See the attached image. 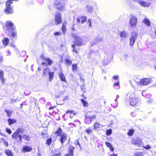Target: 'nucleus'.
Instances as JSON below:
<instances>
[{
  "mask_svg": "<svg viewBox=\"0 0 156 156\" xmlns=\"http://www.w3.org/2000/svg\"><path fill=\"white\" fill-rule=\"evenodd\" d=\"M23 128L18 129L12 135V138L16 140H19L22 142V136L20 134V133H23Z\"/></svg>",
  "mask_w": 156,
  "mask_h": 156,
  "instance_id": "f257e3e1",
  "label": "nucleus"
},
{
  "mask_svg": "<svg viewBox=\"0 0 156 156\" xmlns=\"http://www.w3.org/2000/svg\"><path fill=\"white\" fill-rule=\"evenodd\" d=\"M126 100L127 103V105L130 104L131 106H134L137 102L136 98L135 97L134 94L131 95L129 93L127 94Z\"/></svg>",
  "mask_w": 156,
  "mask_h": 156,
  "instance_id": "f03ea898",
  "label": "nucleus"
},
{
  "mask_svg": "<svg viewBox=\"0 0 156 156\" xmlns=\"http://www.w3.org/2000/svg\"><path fill=\"white\" fill-rule=\"evenodd\" d=\"M12 3L11 0H8L6 3V7L4 12L6 14H12L13 12V10L11 7L10 4Z\"/></svg>",
  "mask_w": 156,
  "mask_h": 156,
  "instance_id": "7ed1b4c3",
  "label": "nucleus"
},
{
  "mask_svg": "<svg viewBox=\"0 0 156 156\" xmlns=\"http://www.w3.org/2000/svg\"><path fill=\"white\" fill-rule=\"evenodd\" d=\"M152 80L150 78H144L139 80L136 81L135 82L138 85H147L151 82Z\"/></svg>",
  "mask_w": 156,
  "mask_h": 156,
  "instance_id": "20e7f679",
  "label": "nucleus"
},
{
  "mask_svg": "<svg viewBox=\"0 0 156 156\" xmlns=\"http://www.w3.org/2000/svg\"><path fill=\"white\" fill-rule=\"evenodd\" d=\"M129 22L131 27H135L137 23V19L136 16L133 15H131Z\"/></svg>",
  "mask_w": 156,
  "mask_h": 156,
  "instance_id": "39448f33",
  "label": "nucleus"
},
{
  "mask_svg": "<svg viewBox=\"0 0 156 156\" xmlns=\"http://www.w3.org/2000/svg\"><path fill=\"white\" fill-rule=\"evenodd\" d=\"M138 34L135 32H133L131 34V37L130 39L129 44L130 46H133L136 39Z\"/></svg>",
  "mask_w": 156,
  "mask_h": 156,
  "instance_id": "423d86ee",
  "label": "nucleus"
},
{
  "mask_svg": "<svg viewBox=\"0 0 156 156\" xmlns=\"http://www.w3.org/2000/svg\"><path fill=\"white\" fill-rule=\"evenodd\" d=\"M11 26H12V29L15 28V26L12 22L10 21H7L6 23V27L4 29L6 33H8L9 31H10L9 30V27Z\"/></svg>",
  "mask_w": 156,
  "mask_h": 156,
  "instance_id": "0eeeda50",
  "label": "nucleus"
},
{
  "mask_svg": "<svg viewBox=\"0 0 156 156\" xmlns=\"http://www.w3.org/2000/svg\"><path fill=\"white\" fill-rule=\"evenodd\" d=\"M132 142L133 144L139 147H142L143 146V142L139 139H133Z\"/></svg>",
  "mask_w": 156,
  "mask_h": 156,
  "instance_id": "6e6552de",
  "label": "nucleus"
},
{
  "mask_svg": "<svg viewBox=\"0 0 156 156\" xmlns=\"http://www.w3.org/2000/svg\"><path fill=\"white\" fill-rule=\"evenodd\" d=\"M73 36L74 38L76 41L75 45L77 44L79 46H81L82 45L83 41L80 37L77 36L76 34H74L73 35Z\"/></svg>",
  "mask_w": 156,
  "mask_h": 156,
  "instance_id": "1a4fd4ad",
  "label": "nucleus"
},
{
  "mask_svg": "<svg viewBox=\"0 0 156 156\" xmlns=\"http://www.w3.org/2000/svg\"><path fill=\"white\" fill-rule=\"evenodd\" d=\"M55 5L56 7L60 10L63 11L66 9V8L64 5L62 4L59 1L56 0L55 2Z\"/></svg>",
  "mask_w": 156,
  "mask_h": 156,
  "instance_id": "9d476101",
  "label": "nucleus"
},
{
  "mask_svg": "<svg viewBox=\"0 0 156 156\" xmlns=\"http://www.w3.org/2000/svg\"><path fill=\"white\" fill-rule=\"evenodd\" d=\"M96 117V116L95 115H93V116H86V117L84 119V122L85 123L87 124H89L92 122V119H94Z\"/></svg>",
  "mask_w": 156,
  "mask_h": 156,
  "instance_id": "9b49d317",
  "label": "nucleus"
},
{
  "mask_svg": "<svg viewBox=\"0 0 156 156\" xmlns=\"http://www.w3.org/2000/svg\"><path fill=\"white\" fill-rule=\"evenodd\" d=\"M55 23L56 25L60 24L61 22V18L60 13L59 12L56 13L55 16Z\"/></svg>",
  "mask_w": 156,
  "mask_h": 156,
  "instance_id": "f8f14e48",
  "label": "nucleus"
},
{
  "mask_svg": "<svg viewBox=\"0 0 156 156\" xmlns=\"http://www.w3.org/2000/svg\"><path fill=\"white\" fill-rule=\"evenodd\" d=\"M74 147L72 146H70L68 147V153L66 154L65 156H73V152Z\"/></svg>",
  "mask_w": 156,
  "mask_h": 156,
  "instance_id": "ddd939ff",
  "label": "nucleus"
},
{
  "mask_svg": "<svg viewBox=\"0 0 156 156\" xmlns=\"http://www.w3.org/2000/svg\"><path fill=\"white\" fill-rule=\"evenodd\" d=\"M87 17L85 16H81L78 17L77 19V22L80 23V22L81 23L83 24L84 23L86 20Z\"/></svg>",
  "mask_w": 156,
  "mask_h": 156,
  "instance_id": "4468645a",
  "label": "nucleus"
},
{
  "mask_svg": "<svg viewBox=\"0 0 156 156\" xmlns=\"http://www.w3.org/2000/svg\"><path fill=\"white\" fill-rule=\"evenodd\" d=\"M32 150V147L28 146H25L23 147L22 151L23 153L30 152Z\"/></svg>",
  "mask_w": 156,
  "mask_h": 156,
  "instance_id": "2eb2a0df",
  "label": "nucleus"
},
{
  "mask_svg": "<svg viewBox=\"0 0 156 156\" xmlns=\"http://www.w3.org/2000/svg\"><path fill=\"white\" fill-rule=\"evenodd\" d=\"M67 139V135L64 133H63L62 134L60 138V141L61 142L62 144L64 142L66 141V140Z\"/></svg>",
  "mask_w": 156,
  "mask_h": 156,
  "instance_id": "dca6fc26",
  "label": "nucleus"
},
{
  "mask_svg": "<svg viewBox=\"0 0 156 156\" xmlns=\"http://www.w3.org/2000/svg\"><path fill=\"white\" fill-rule=\"evenodd\" d=\"M41 58L45 61L47 62L48 64L49 65H51L52 64L53 61L49 58L44 57V56L42 55Z\"/></svg>",
  "mask_w": 156,
  "mask_h": 156,
  "instance_id": "f3484780",
  "label": "nucleus"
},
{
  "mask_svg": "<svg viewBox=\"0 0 156 156\" xmlns=\"http://www.w3.org/2000/svg\"><path fill=\"white\" fill-rule=\"evenodd\" d=\"M139 4L141 5L142 6L144 7H148L150 4L149 3H148L141 0Z\"/></svg>",
  "mask_w": 156,
  "mask_h": 156,
  "instance_id": "a211bd4d",
  "label": "nucleus"
},
{
  "mask_svg": "<svg viewBox=\"0 0 156 156\" xmlns=\"http://www.w3.org/2000/svg\"><path fill=\"white\" fill-rule=\"evenodd\" d=\"M59 76L62 81H63L65 83L67 82V81L65 76L62 73H59Z\"/></svg>",
  "mask_w": 156,
  "mask_h": 156,
  "instance_id": "6ab92c4d",
  "label": "nucleus"
},
{
  "mask_svg": "<svg viewBox=\"0 0 156 156\" xmlns=\"http://www.w3.org/2000/svg\"><path fill=\"white\" fill-rule=\"evenodd\" d=\"M50 71V69L48 68H46L43 70V74L44 76H46L47 75L48 73Z\"/></svg>",
  "mask_w": 156,
  "mask_h": 156,
  "instance_id": "aec40b11",
  "label": "nucleus"
},
{
  "mask_svg": "<svg viewBox=\"0 0 156 156\" xmlns=\"http://www.w3.org/2000/svg\"><path fill=\"white\" fill-rule=\"evenodd\" d=\"M8 125H11L16 122V120L15 119H9L8 120Z\"/></svg>",
  "mask_w": 156,
  "mask_h": 156,
  "instance_id": "412c9836",
  "label": "nucleus"
},
{
  "mask_svg": "<svg viewBox=\"0 0 156 156\" xmlns=\"http://www.w3.org/2000/svg\"><path fill=\"white\" fill-rule=\"evenodd\" d=\"M54 73L53 72H51L50 71V72H49V73H48V75H49L48 80L49 81L51 82L52 81V80L53 78V76H54Z\"/></svg>",
  "mask_w": 156,
  "mask_h": 156,
  "instance_id": "4be33fe9",
  "label": "nucleus"
},
{
  "mask_svg": "<svg viewBox=\"0 0 156 156\" xmlns=\"http://www.w3.org/2000/svg\"><path fill=\"white\" fill-rule=\"evenodd\" d=\"M67 24L66 22H64L62 24V31L63 32L64 34H65V32L66 31V25Z\"/></svg>",
  "mask_w": 156,
  "mask_h": 156,
  "instance_id": "5701e85b",
  "label": "nucleus"
},
{
  "mask_svg": "<svg viewBox=\"0 0 156 156\" xmlns=\"http://www.w3.org/2000/svg\"><path fill=\"white\" fill-rule=\"evenodd\" d=\"M4 111L6 113L7 117H11L12 113L13 112V110L11 109L9 110H5Z\"/></svg>",
  "mask_w": 156,
  "mask_h": 156,
  "instance_id": "b1692460",
  "label": "nucleus"
},
{
  "mask_svg": "<svg viewBox=\"0 0 156 156\" xmlns=\"http://www.w3.org/2000/svg\"><path fill=\"white\" fill-rule=\"evenodd\" d=\"M102 40V38L101 37H97L96 40L94 41V42H92L91 44L92 46L95 44L98 41H101Z\"/></svg>",
  "mask_w": 156,
  "mask_h": 156,
  "instance_id": "393cba45",
  "label": "nucleus"
},
{
  "mask_svg": "<svg viewBox=\"0 0 156 156\" xmlns=\"http://www.w3.org/2000/svg\"><path fill=\"white\" fill-rule=\"evenodd\" d=\"M121 37L125 38L127 37V34L126 31H123L120 32V34Z\"/></svg>",
  "mask_w": 156,
  "mask_h": 156,
  "instance_id": "a878e982",
  "label": "nucleus"
},
{
  "mask_svg": "<svg viewBox=\"0 0 156 156\" xmlns=\"http://www.w3.org/2000/svg\"><path fill=\"white\" fill-rule=\"evenodd\" d=\"M143 22L146 24L147 26H149L150 25V23L149 20L147 18H145Z\"/></svg>",
  "mask_w": 156,
  "mask_h": 156,
  "instance_id": "bb28decb",
  "label": "nucleus"
},
{
  "mask_svg": "<svg viewBox=\"0 0 156 156\" xmlns=\"http://www.w3.org/2000/svg\"><path fill=\"white\" fill-rule=\"evenodd\" d=\"M5 153L7 156H13L11 151L9 150H6L5 151Z\"/></svg>",
  "mask_w": 156,
  "mask_h": 156,
  "instance_id": "cd10ccee",
  "label": "nucleus"
},
{
  "mask_svg": "<svg viewBox=\"0 0 156 156\" xmlns=\"http://www.w3.org/2000/svg\"><path fill=\"white\" fill-rule=\"evenodd\" d=\"M2 42L4 44L6 45L9 42V39L8 38L5 37L2 41Z\"/></svg>",
  "mask_w": 156,
  "mask_h": 156,
  "instance_id": "c85d7f7f",
  "label": "nucleus"
},
{
  "mask_svg": "<svg viewBox=\"0 0 156 156\" xmlns=\"http://www.w3.org/2000/svg\"><path fill=\"white\" fill-rule=\"evenodd\" d=\"M134 130L133 129H129L127 134L128 135V136H131L133 135L134 132Z\"/></svg>",
  "mask_w": 156,
  "mask_h": 156,
  "instance_id": "c756f323",
  "label": "nucleus"
},
{
  "mask_svg": "<svg viewBox=\"0 0 156 156\" xmlns=\"http://www.w3.org/2000/svg\"><path fill=\"white\" fill-rule=\"evenodd\" d=\"M72 70L74 72L77 71V66L76 64H73L72 65Z\"/></svg>",
  "mask_w": 156,
  "mask_h": 156,
  "instance_id": "7c9ffc66",
  "label": "nucleus"
},
{
  "mask_svg": "<svg viewBox=\"0 0 156 156\" xmlns=\"http://www.w3.org/2000/svg\"><path fill=\"white\" fill-rule=\"evenodd\" d=\"M22 137L23 139H24L26 140L29 141L30 140V136L26 134H24L22 136Z\"/></svg>",
  "mask_w": 156,
  "mask_h": 156,
  "instance_id": "2f4dec72",
  "label": "nucleus"
},
{
  "mask_svg": "<svg viewBox=\"0 0 156 156\" xmlns=\"http://www.w3.org/2000/svg\"><path fill=\"white\" fill-rule=\"evenodd\" d=\"M133 156H143V154L141 152H137L134 153Z\"/></svg>",
  "mask_w": 156,
  "mask_h": 156,
  "instance_id": "473e14b6",
  "label": "nucleus"
},
{
  "mask_svg": "<svg viewBox=\"0 0 156 156\" xmlns=\"http://www.w3.org/2000/svg\"><path fill=\"white\" fill-rule=\"evenodd\" d=\"M81 101L82 102L83 106L85 107H87L88 106V104L87 102L83 99H81Z\"/></svg>",
  "mask_w": 156,
  "mask_h": 156,
  "instance_id": "72a5a7b5",
  "label": "nucleus"
},
{
  "mask_svg": "<svg viewBox=\"0 0 156 156\" xmlns=\"http://www.w3.org/2000/svg\"><path fill=\"white\" fill-rule=\"evenodd\" d=\"M62 133V130L60 128H59L56 131L55 133L57 134V136H59Z\"/></svg>",
  "mask_w": 156,
  "mask_h": 156,
  "instance_id": "f704fd0d",
  "label": "nucleus"
},
{
  "mask_svg": "<svg viewBox=\"0 0 156 156\" xmlns=\"http://www.w3.org/2000/svg\"><path fill=\"white\" fill-rule=\"evenodd\" d=\"M86 8L88 12H92L93 8L90 5H87Z\"/></svg>",
  "mask_w": 156,
  "mask_h": 156,
  "instance_id": "c9c22d12",
  "label": "nucleus"
},
{
  "mask_svg": "<svg viewBox=\"0 0 156 156\" xmlns=\"http://www.w3.org/2000/svg\"><path fill=\"white\" fill-rule=\"evenodd\" d=\"M65 61L68 66L70 65L72 63V62L68 58L66 59Z\"/></svg>",
  "mask_w": 156,
  "mask_h": 156,
  "instance_id": "e433bc0d",
  "label": "nucleus"
},
{
  "mask_svg": "<svg viewBox=\"0 0 156 156\" xmlns=\"http://www.w3.org/2000/svg\"><path fill=\"white\" fill-rule=\"evenodd\" d=\"M112 131L111 129H107L106 131V135L108 136L110 135L112 133Z\"/></svg>",
  "mask_w": 156,
  "mask_h": 156,
  "instance_id": "4c0bfd02",
  "label": "nucleus"
},
{
  "mask_svg": "<svg viewBox=\"0 0 156 156\" xmlns=\"http://www.w3.org/2000/svg\"><path fill=\"white\" fill-rule=\"evenodd\" d=\"M9 30L10 31H9L8 33H6L8 35H9L12 31L15 30V28L12 29V26H11V27H9Z\"/></svg>",
  "mask_w": 156,
  "mask_h": 156,
  "instance_id": "58836bf2",
  "label": "nucleus"
},
{
  "mask_svg": "<svg viewBox=\"0 0 156 156\" xmlns=\"http://www.w3.org/2000/svg\"><path fill=\"white\" fill-rule=\"evenodd\" d=\"M85 86V84L84 83H83V85L81 86V89L83 92H85L86 91Z\"/></svg>",
  "mask_w": 156,
  "mask_h": 156,
  "instance_id": "ea45409f",
  "label": "nucleus"
},
{
  "mask_svg": "<svg viewBox=\"0 0 156 156\" xmlns=\"http://www.w3.org/2000/svg\"><path fill=\"white\" fill-rule=\"evenodd\" d=\"M75 44H72V48H73V51L74 52H75L76 53H78V51L77 50H76L75 48Z\"/></svg>",
  "mask_w": 156,
  "mask_h": 156,
  "instance_id": "a19ab883",
  "label": "nucleus"
},
{
  "mask_svg": "<svg viewBox=\"0 0 156 156\" xmlns=\"http://www.w3.org/2000/svg\"><path fill=\"white\" fill-rule=\"evenodd\" d=\"M51 138H50L47 140L46 144L48 145H50L51 144Z\"/></svg>",
  "mask_w": 156,
  "mask_h": 156,
  "instance_id": "79ce46f5",
  "label": "nucleus"
},
{
  "mask_svg": "<svg viewBox=\"0 0 156 156\" xmlns=\"http://www.w3.org/2000/svg\"><path fill=\"white\" fill-rule=\"evenodd\" d=\"M144 149L147 150H149L151 148V147L148 145H147L145 146H143V147Z\"/></svg>",
  "mask_w": 156,
  "mask_h": 156,
  "instance_id": "37998d69",
  "label": "nucleus"
},
{
  "mask_svg": "<svg viewBox=\"0 0 156 156\" xmlns=\"http://www.w3.org/2000/svg\"><path fill=\"white\" fill-rule=\"evenodd\" d=\"M100 126L98 122L95 123L94 125V129H96L97 128H98Z\"/></svg>",
  "mask_w": 156,
  "mask_h": 156,
  "instance_id": "c03bdc74",
  "label": "nucleus"
},
{
  "mask_svg": "<svg viewBox=\"0 0 156 156\" xmlns=\"http://www.w3.org/2000/svg\"><path fill=\"white\" fill-rule=\"evenodd\" d=\"M118 103L117 102H115V104H113L111 105L114 108H116L118 107Z\"/></svg>",
  "mask_w": 156,
  "mask_h": 156,
  "instance_id": "a18cd8bd",
  "label": "nucleus"
},
{
  "mask_svg": "<svg viewBox=\"0 0 156 156\" xmlns=\"http://www.w3.org/2000/svg\"><path fill=\"white\" fill-rule=\"evenodd\" d=\"M0 77L2 79L3 78V72L2 70H0Z\"/></svg>",
  "mask_w": 156,
  "mask_h": 156,
  "instance_id": "49530a36",
  "label": "nucleus"
},
{
  "mask_svg": "<svg viewBox=\"0 0 156 156\" xmlns=\"http://www.w3.org/2000/svg\"><path fill=\"white\" fill-rule=\"evenodd\" d=\"M92 132V130L90 129H86L85 131V132L88 134H89Z\"/></svg>",
  "mask_w": 156,
  "mask_h": 156,
  "instance_id": "de8ad7c7",
  "label": "nucleus"
},
{
  "mask_svg": "<svg viewBox=\"0 0 156 156\" xmlns=\"http://www.w3.org/2000/svg\"><path fill=\"white\" fill-rule=\"evenodd\" d=\"M11 35L13 37H15L16 36V33L15 32V30H14L13 31H12L11 33L9 34V36L10 35Z\"/></svg>",
  "mask_w": 156,
  "mask_h": 156,
  "instance_id": "09e8293b",
  "label": "nucleus"
},
{
  "mask_svg": "<svg viewBox=\"0 0 156 156\" xmlns=\"http://www.w3.org/2000/svg\"><path fill=\"white\" fill-rule=\"evenodd\" d=\"M87 22L89 23V26L90 27H92V24L91 21V20L90 19H89L87 20Z\"/></svg>",
  "mask_w": 156,
  "mask_h": 156,
  "instance_id": "8fccbe9b",
  "label": "nucleus"
},
{
  "mask_svg": "<svg viewBox=\"0 0 156 156\" xmlns=\"http://www.w3.org/2000/svg\"><path fill=\"white\" fill-rule=\"evenodd\" d=\"M6 131L9 134H11L12 133L11 130L7 128L6 129Z\"/></svg>",
  "mask_w": 156,
  "mask_h": 156,
  "instance_id": "3c124183",
  "label": "nucleus"
},
{
  "mask_svg": "<svg viewBox=\"0 0 156 156\" xmlns=\"http://www.w3.org/2000/svg\"><path fill=\"white\" fill-rule=\"evenodd\" d=\"M113 78L114 80H119V77L118 75L114 76L113 77ZM119 80H118L119 81Z\"/></svg>",
  "mask_w": 156,
  "mask_h": 156,
  "instance_id": "603ef678",
  "label": "nucleus"
},
{
  "mask_svg": "<svg viewBox=\"0 0 156 156\" xmlns=\"http://www.w3.org/2000/svg\"><path fill=\"white\" fill-rule=\"evenodd\" d=\"M105 144H106V146L107 147H109L111 146H112L111 144L110 143L108 142H106Z\"/></svg>",
  "mask_w": 156,
  "mask_h": 156,
  "instance_id": "864d4df0",
  "label": "nucleus"
},
{
  "mask_svg": "<svg viewBox=\"0 0 156 156\" xmlns=\"http://www.w3.org/2000/svg\"><path fill=\"white\" fill-rule=\"evenodd\" d=\"M61 33L60 32H55L54 33V35H55L59 36L61 35Z\"/></svg>",
  "mask_w": 156,
  "mask_h": 156,
  "instance_id": "5fc2aeb1",
  "label": "nucleus"
},
{
  "mask_svg": "<svg viewBox=\"0 0 156 156\" xmlns=\"http://www.w3.org/2000/svg\"><path fill=\"white\" fill-rule=\"evenodd\" d=\"M74 144L76 145H78L80 146V145L79 144V142L78 140H76L74 142Z\"/></svg>",
  "mask_w": 156,
  "mask_h": 156,
  "instance_id": "6e6d98bb",
  "label": "nucleus"
},
{
  "mask_svg": "<svg viewBox=\"0 0 156 156\" xmlns=\"http://www.w3.org/2000/svg\"><path fill=\"white\" fill-rule=\"evenodd\" d=\"M119 81L118 82H117L116 83H115L114 84V85L115 86H119Z\"/></svg>",
  "mask_w": 156,
  "mask_h": 156,
  "instance_id": "4d7b16f0",
  "label": "nucleus"
},
{
  "mask_svg": "<svg viewBox=\"0 0 156 156\" xmlns=\"http://www.w3.org/2000/svg\"><path fill=\"white\" fill-rule=\"evenodd\" d=\"M131 115L133 117H135L136 115V114L134 112H131Z\"/></svg>",
  "mask_w": 156,
  "mask_h": 156,
  "instance_id": "13d9d810",
  "label": "nucleus"
},
{
  "mask_svg": "<svg viewBox=\"0 0 156 156\" xmlns=\"http://www.w3.org/2000/svg\"><path fill=\"white\" fill-rule=\"evenodd\" d=\"M109 148L110 149V150L112 151H113L114 150V148L112 146H111L110 147H109Z\"/></svg>",
  "mask_w": 156,
  "mask_h": 156,
  "instance_id": "bf43d9fd",
  "label": "nucleus"
},
{
  "mask_svg": "<svg viewBox=\"0 0 156 156\" xmlns=\"http://www.w3.org/2000/svg\"><path fill=\"white\" fill-rule=\"evenodd\" d=\"M26 54V52L25 51H23L21 52L20 53V55L22 56H23L22 55H24Z\"/></svg>",
  "mask_w": 156,
  "mask_h": 156,
  "instance_id": "052dcab7",
  "label": "nucleus"
},
{
  "mask_svg": "<svg viewBox=\"0 0 156 156\" xmlns=\"http://www.w3.org/2000/svg\"><path fill=\"white\" fill-rule=\"evenodd\" d=\"M74 112L73 111H68L67 113H70L71 114H74Z\"/></svg>",
  "mask_w": 156,
  "mask_h": 156,
  "instance_id": "680f3d73",
  "label": "nucleus"
},
{
  "mask_svg": "<svg viewBox=\"0 0 156 156\" xmlns=\"http://www.w3.org/2000/svg\"><path fill=\"white\" fill-rule=\"evenodd\" d=\"M109 62L108 61H106V62H105V60H104L103 61V64H104V65H107Z\"/></svg>",
  "mask_w": 156,
  "mask_h": 156,
  "instance_id": "e2e57ef3",
  "label": "nucleus"
},
{
  "mask_svg": "<svg viewBox=\"0 0 156 156\" xmlns=\"http://www.w3.org/2000/svg\"><path fill=\"white\" fill-rule=\"evenodd\" d=\"M4 145L5 146H6L7 147L8 146V142H6L5 141V142H4Z\"/></svg>",
  "mask_w": 156,
  "mask_h": 156,
  "instance_id": "0e129e2a",
  "label": "nucleus"
},
{
  "mask_svg": "<svg viewBox=\"0 0 156 156\" xmlns=\"http://www.w3.org/2000/svg\"><path fill=\"white\" fill-rule=\"evenodd\" d=\"M132 0L133 2L138 3L139 4L140 3V0Z\"/></svg>",
  "mask_w": 156,
  "mask_h": 156,
  "instance_id": "69168bd1",
  "label": "nucleus"
},
{
  "mask_svg": "<svg viewBox=\"0 0 156 156\" xmlns=\"http://www.w3.org/2000/svg\"><path fill=\"white\" fill-rule=\"evenodd\" d=\"M16 101V99H11L10 100V101L11 102H14Z\"/></svg>",
  "mask_w": 156,
  "mask_h": 156,
  "instance_id": "338daca9",
  "label": "nucleus"
},
{
  "mask_svg": "<svg viewBox=\"0 0 156 156\" xmlns=\"http://www.w3.org/2000/svg\"><path fill=\"white\" fill-rule=\"evenodd\" d=\"M80 80L81 81L83 82V83H84V80L82 78V77H80Z\"/></svg>",
  "mask_w": 156,
  "mask_h": 156,
  "instance_id": "774afa93",
  "label": "nucleus"
}]
</instances>
